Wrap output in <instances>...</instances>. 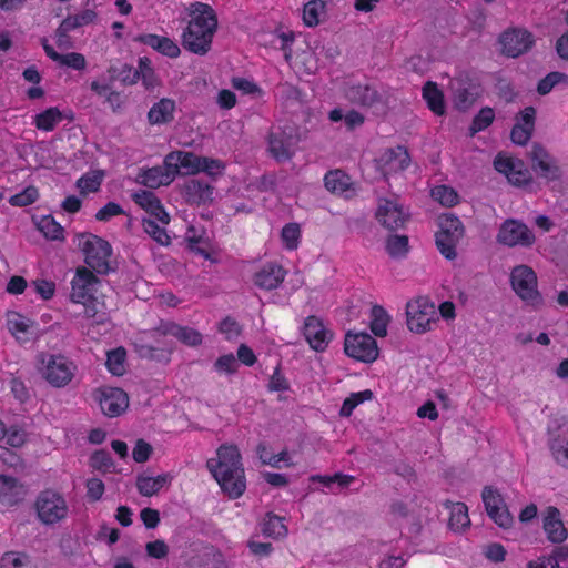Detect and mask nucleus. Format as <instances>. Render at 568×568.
Here are the masks:
<instances>
[{"mask_svg": "<svg viewBox=\"0 0 568 568\" xmlns=\"http://www.w3.org/2000/svg\"><path fill=\"white\" fill-rule=\"evenodd\" d=\"M437 311L428 297L419 296L406 304V323L410 332L424 334L437 322Z\"/></svg>", "mask_w": 568, "mask_h": 568, "instance_id": "obj_5", "label": "nucleus"}, {"mask_svg": "<svg viewBox=\"0 0 568 568\" xmlns=\"http://www.w3.org/2000/svg\"><path fill=\"white\" fill-rule=\"evenodd\" d=\"M102 413L109 417L121 415L129 406V398L124 390L116 387H104L97 392Z\"/></svg>", "mask_w": 568, "mask_h": 568, "instance_id": "obj_16", "label": "nucleus"}, {"mask_svg": "<svg viewBox=\"0 0 568 568\" xmlns=\"http://www.w3.org/2000/svg\"><path fill=\"white\" fill-rule=\"evenodd\" d=\"M386 251L394 258L404 257L408 252V237L405 235H393L386 241Z\"/></svg>", "mask_w": 568, "mask_h": 568, "instance_id": "obj_48", "label": "nucleus"}, {"mask_svg": "<svg viewBox=\"0 0 568 568\" xmlns=\"http://www.w3.org/2000/svg\"><path fill=\"white\" fill-rule=\"evenodd\" d=\"M38 196V190L34 186H28L22 192L11 196L9 202L14 206H27L34 203Z\"/></svg>", "mask_w": 568, "mask_h": 568, "instance_id": "obj_55", "label": "nucleus"}, {"mask_svg": "<svg viewBox=\"0 0 568 568\" xmlns=\"http://www.w3.org/2000/svg\"><path fill=\"white\" fill-rule=\"evenodd\" d=\"M509 277L513 291L523 302L534 307L542 304L537 275L530 266L525 264L515 266Z\"/></svg>", "mask_w": 568, "mask_h": 568, "instance_id": "obj_4", "label": "nucleus"}, {"mask_svg": "<svg viewBox=\"0 0 568 568\" xmlns=\"http://www.w3.org/2000/svg\"><path fill=\"white\" fill-rule=\"evenodd\" d=\"M439 231L436 244L440 253L448 260L456 257V245L463 239L465 230L460 220L453 214H443L438 219Z\"/></svg>", "mask_w": 568, "mask_h": 568, "instance_id": "obj_7", "label": "nucleus"}, {"mask_svg": "<svg viewBox=\"0 0 568 568\" xmlns=\"http://www.w3.org/2000/svg\"><path fill=\"white\" fill-rule=\"evenodd\" d=\"M470 525L468 508L463 503H455L450 506L449 527L455 531H460Z\"/></svg>", "mask_w": 568, "mask_h": 568, "instance_id": "obj_39", "label": "nucleus"}, {"mask_svg": "<svg viewBox=\"0 0 568 568\" xmlns=\"http://www.w3.org/2000/svg\"><path fill=\"white\" fill-rule=\"evenodd\" d=\"M266 151L277 162L290 161L296 151L298 138L291 126L272 128L267 139Z\"/></svg>", "mask_w": 568, "mask_h": 568, "instance_id": "obj_8", "label": "nucleus"}, {"mask_svg": "<svg viewBox=\"0 0 568 568\" xmlns=\"http://www.w3.org/2000/svg\"><path fill=\"white\" fill-rule=\"evenodd\" d=\"M494 166L499 173L504 174L513 185L521 186L531 181L530 171L519 159L498 154L494 161Z\"/></svg>", "mask_w": 568, "mask_h": 568, "instance_id": "obj_14", "label": "nucleus"}, {"mask_svg": "<svg viewBox=\"0 0 568 568\" xmlns=\"http://www.w3.org/2000/svg\"><path fill=\"white\" fill-rule=\"evenodd\" d=\"M549 449L555 462L568 468V424L558 426L549 430Z\"/></svg>", "mask_w": 568, "mask_h": 568, "instance_id": "obj_21", "label": "nucleus"}, {"mask_svg": "<svg viewBox=\"0 0 568 568\" xmlns=\"http://www.w3.org/2000/svg\"><path fill=\"white\" fill-rule=\"evenodd\" d=\"M36 367L41 377L55 388L68 386L78 371L77 364L69 357L47 352L37 355Z\"/></svg>", "mask_w": 568, "mask_h": 568, "instance_id": "obj_3", "label": "nucleus"}, {"mask_svg": "<svg viewBox=\"0 0 568 568\" xmlns=\"http://www.w3.org/2000/svg\"><path fill=\"white\" fill-rule=\"evenodd\" d=\"M326 190L335 195L351 199L356 194V187L349 175L342 170H332L324 176Z\"/></svg>", "mask_w": 568, "mask_h": 568, "instance_id": "obj_22", "label": "nucleus"}, {"mask_svg": "<svg viewBox=\"0 0 568 568\" xmlns=\"http://www.w3.org/2000/svg\"><path fill=\"white\" fill-rule=\"evenodd\" d=\"M285 277V271L278 264L268 263L263 265L254 274V284L262 290L276 288Z\"/></svg>", "mask_w": 568, "mask_h": 568, "instance_id": "obj_25", "label": "nucleus"}, {"mask_svg": "<svg viewBox=\"0 0 568 568\" xmlns=\"http://www.w3.org/2000/svg\"><path fill=\"white\" fill-rule=\"evenodd\" d=\"M84 307V316L88 320H92L95 324H102L106 321V313L104 312V305L97 298L92 297L90 301L81 303Z\"/></svg>", "mask_w": 568, "mask_h": 568, "instance_id": "obj_49", "label": "nucleus"}, {"mask_svg": "<svg viewBox=\"0 0 568 568\" xmlns=\"http://www.w3.org/2000/svg\"><path fill=\"white\" fill-rule=\"evenodd\" d=\"M169 333L189 346H197L202 343V335L191 327L172 326Z\"/></svg>", "mask_w": 568, "mask_h": 568, "instance_id": "obj_45", "label": "nucleus"}, {"mask_svg": "<svg viewBox=\"0 0 568 568\" xmlns=\"http://www.w3.org/2000/svg\"><path fill=\"white\" fill-rule=\"evenodd\" d=\"M7 443L12 447H21L27 442V433L22 428L11 427L7 429Z\"/></svg>", "mask_w": 568, "mask_h": 568, "instance_id": "obj_63", "label": "nucleus"}, {"mask_svg": "<svg viewBox=\"0 0 568 568\" xmlns=\"http://www.w3.org/2000/svg\"><path fill=\"white\" fill-rule=\"evenodd\" d=\"M34 507L38 519L47 526L59 524L67 519L69 515V506L65 498L50 489L39 494Z\"/></svg>", "mask_w": 568, "mask_h": 568, "instance_id": "obj_6", "label": "nucleus"}, {"mask_svg": "<svg viewBox=\"0 0 568 568\" xmlns=\"http://www.w3.org/2000/svg\"><path fill=\"white\" fill-rule=\"evenodd\" d=\"M535 109L531 106L525 108L519 113L510 133L514 143L525 145L530 140L535 125Z\"/></svg>", "mask_w": 568, "mask_h": 568, "instance_id": "obj_24", "label": "nucleus"}, {"mask_svg": "<svg viewBox=\"0 0 568 568\" xmlns=\"http://www.w3.org/2000/svg\"><path fill=\"white\" fill-rule=\"evenodd\" d=\"M201 156L187 151H173L165 155L164 164L176 175H193L201 172Z\"/></svg>", "mask_w": 568, "mask_h": 568, "instance_id": "obj_19", "label": "nucleus"}, {"mask_svg": "<svg viewBox=\"0 0 568 568\" xmlns=\"http://www.w3.org/2000/svg\"><path fill=\"white\" fill-rule=\"evenodd\" d=\"M544 529L551 542L559 544L567 538V530L560 519V513L555 507H549L547 509L544 519Z\"/></svg>", "mask_w": 568, "mask_h": 568, "instance_id": "obj_30", "label": "nucleus"}, {"mask_svg": "<svg viewBox=\"0 0 568 568\" xmlns=\"http://www.w3.org/2000/svg\"><path fill=\"white\" fill-rule=\"evenodd\" d=\"M183 195L189 203H206L213 199V187L204 181L191 179L183 185Z\"/></svg>", "mask_w": 568, "mask_h": 568, "instance_id": "obj_28", "label": "nucleus"}, {"mask_svg": "<svg viewBox=\"0 0 568 568\" xmlns=\"http://www.w3.org/2000/svg\"><path fill=\"white\" fill-rule=\"evenodd\" d=\"M170 481L171 476L169 474L158 476L140 475L136 478V488L142 496L150 497L158 494Z\"/></svg>", "mask_w": 568, "mask_h": 568, "instance_id": "obj_34", "label": "nucleus"}, {"mask_svg": "<svg viewBox=\"0 0 568 568\" xmlns=\"http://www.w3.org/2000/svg\"><path fill=\"white\" fill-rule=\"evenodd\" d=\"M98 284L97 276L85 267H80L71 281V301L73 303H84L93 297L95 286Z\"/></svg>", "mask_w": 568, "mask_h": 568, "instance_id": "obj_20", "label": "nucleus"}, {"mask_svg": "<svg viewBox=\"0 0 568 568\" xmlns=\"http://www.w3.org/2000/svg\"><path fill=\"white\" fill-rule=\"evenodd\" d=\"M389 323V316L387 312L379 305H374L371 311V329L379 337H384L387 334V326Z\"/></svg>", "mask_w": 568, "mask_h": 568, "instance_id": "obj_41", "label": "nucleus"}, {"mask_svg": "<svg viewBox=\"0 0 568 568\" xmlns=\"http://www.w3.org/2000/svg\"><path fill=\"white\" fill-rule=\"evenodd\" d=\"M145 550L150 557L156 559H162L166 557V555L169 554L168 545L161 539L148 542L145 546Z\"/></svg>", "mask_w": 568, "mask_h": 568, "instance_id": "obj_62", "label": "nucleus"}, {"mask_svg": "<svg viewBox=\"0 0 568 568\" xmlns=\"http://www.w3.org/2000/svg\"><path fill=\"white\" fill-rule=\"evenodd\" d=\"M122 213L123 210L119 204L114 202H109L97 212L95 219L99 221H109L113 216L120 215Z\"/></svg>", "mask_w": 568, "mask_h": 568, "instance_id": "obj_64", "label": "nucleus"}, {"mask_svg": "<svg viewBox=\"0 0 568 568\" xmlns=\"http://www.w3.org/2000/svg\"><path fill=\"white\" fill-rule=\"evenodd\" d=\"M328 118L332 122L344 120L345 125L349 130L361 126L364 123V116L357 111H349L344 114L341 109H334L329 112Z\"/></svg>", "mask_w": 568, "mask_h": 568, "instance_id": "obj_47", "label": "nucleus"}, {"mask_svg": "<svg viewBox=\"0 0 568 568\" xmlns=\"http://www.w3.org/2000/svg\"><path fill=\"white\" fill-rule=\"evenodd\" d=\"M29 562V557L22 552H7L1 558V568H22Z\"/></svg>", "mask_w": 568, "mask_h": 568, "instance_id": "obj_59", "label": "nucleus"}, {"mask_svg": "<svg viewBox=\"0 0 568 568\" xmlns=\"http://www.w3.org/2000/svg\"><path fill=\"white\" fill-rule=\"evenodd\" d=\"M281 237L284 243V246L287 250H295L298 246L301 237V230L298 224H286L282 230Z\"/></svg>", "mask_w": 568, "mask_h": 568, "instance_id": "obj_52", "label": "nucleus"}, {"mask_svg": "<svg viewBox=\"0 0 568 568\" xmlns=\"http://www.w3.org/2000/svg\"><path fill=\"white\" fill-rule=\"evenodd\" d=\"M303 335L311 348L316 352H324L333 338V333L314 315L305 318Z\"/></svg>", "mask_w": 568, "mask_h": 568, "instance_id": "obj_17", "label": "nucleus"}, {"mask_svg": "<svg viewBox=\"0 0 568 568\" xmlns=\"http://www.w3.org/2000/svg\"><path fill=\"white\" fill-rule=\"evenodd\" d=\"M87 497L91 501H98L102 498L105 487L101 479L90 478L85 483Z\"/></svg>", "mask_w": 568, "mask_h": 568, "instance_id": "obj_60", "label": "nucleus"}, {"mask_svg": "<svg viewBox=\"0 0 568 568\" xmlns=\"http://www.w3.org/2000/svg\"><path fill=\"white\" fill-rule=\"evenodd\" d=\"M41 44L45 54L60 67H67L77 71H82L87 67L85 57L82 53L69 52L67 54L58 53L52 45L49 44L48 39L43 38Z\"/></svg>", "mask_w": 568, "mask_h": 568, "instance_id": "obj_26", "label": "nucleus"}, {"mask_svg": "<svg viewBox=\"0 0 568 568\" xmlns=\"http://www.w3.org/2000/svg\"><path fill=\"white\" fill-rule=\"evenodd\" d=\"M79 246L85 256V263L98 273H106L110 268V244L93 234H84L79 237Z\"/></svg>", "mask_w": 568, "mask_h": 568, "instance_id": "obj_9", "label": "nucleus"}, {"mask_svg": "<svg viewBox=\"0 0 568 568\" xmlns=\"http://www.w3.org/2000/svg\"><path fill=\"white\" fill-rule=\"evenodd\" d=\"M175 102L171 99H161L154 103L148 113V120L151 124H164L173 120Z\"/></svg>", "mask_w": 568, "mask_h": 568, "instance_id": "obj_35", "label": "nucleus"}, {"mask_svg": "<svg viewBox=\"0 0 568 568\" xmlns=\"http://www.w3.org/2000/svg\"><path fill=\"white\" fill-rule=\"evenodd\" d=\"M346 97L349 101L364 106H374L382 103V94L368 84L349 87L346 91Z\"/></svg>", "mask_w": 568, "mask_h": 568, "instance_id": "obj_29", "label": "nucleus"}, {"mask_svg": "<svg viewBox=\"0 0 568 568\" xmlns=\"http://www.w3.org/2000/svg\"><path fill=\"white\" fill-rule=\"evenodd\" d=\"M432 197L445 206H453L458 202L457 193L447 185L435 186L432 190Z\"/></svg>", "mask_w": 568, "mask_h": 568, "instance_id": "obj_51", "label": "nucleus"}, {"mask_svg": "<svg viewBox=\"0 0 568 568\" xmlns=\"http://www.w3.org/2000/svg\"><path fill=\"white\" fill-rule=\"evenodd\" d=\"M24 490L17 479L0 475V501L14 505L23 498Z\"/></svg>", "mask_w": 568, "mask_h": 568, "instance_id": "obj_33", "label": "nucleus"}, {"mask_svg": "<svg viewBox=\"0 0 568 568\" xmlns=\"http://www.w3.org/2000/svg\"><path fill=\"white\" fill-rule=\"evenodd\" d=\"M175 179V174L170 168L153 166L145 170L139 175L140 182L151 189H156L161 185H169Z\"/></svg>", "mask_w": 568, "mask_h": 568, "instance_id": "obj_31", "label": "nucleus"}, {"mask_svg": "<svg viewBox=\"0 0 568 568\" xmlns=\"http://www.w3.org/2000/svg\"><path fill=\"white\" fill-rule=\"evenodd\" d=\"M141 43L151 47L163 55L169 58H178L181 53L179 45L168 37H160L156 34H142L138 38Z\"/></svg>", "mask_w": 568, "mask_h": 568, "instance_id": "obj_32", "label": "nucleus"}, {"mask_svg": "<svg viewBox=\"0 0 568 568\" xmlns=\"http://www.w3.org/2000/svg\"><path fill=\"white\" fill-rule=\"evenodd\" d=\"M39 230L50 240H59L63 235V229L51 216H44L40 221Z\"/></svg>", "mask_w": 568, "mask_h": 568, "instance_id": "obj_54", "label": "nucleus"}, {"mask_svg": "<svg viewBox=\"0 0 568 568\" xmlns=\"http://www.w3.org/2000/svg\"><path fill=\"white\" fill-rule=\"evenodd\" d=\"M375 217L387 230H397L406 223L408 213L396 197L379 199Z\"/></svg>", "mask_w": 568, "mask_h": 568, "instance_id": "obj_13", "label": "nucleus"}, {"mask_svg": "<svg viewBox=\"0 0 568 568\" xmlns=\"http://www.w3.org/2000/svg\"><path fill=\"white\" fill-rule=\"evenodd\" d=\"M7 327L17 339H28L30 321L17 312L7 313Z\"/></svg>", "mask_w": 568, "mask_h": 568, "instance_id": "obj_38", "label": "nucleus"}, {"mask_svg": "<svg viewBox=\"0 0 568 568\" xmlns=\"http://www.w3.org/2000/svg\"><path fill=\"white\" fill-rule=\"evenodd\" d=\"M102 180L103 173L101 171H90L77 181V187L81 194L87 195L97 192L100 189Z\"/></svg>", "mask_w": 568, "mask_h": 568, "instance_id": "obj_42", "label": "nucleus"}, {"mask_svg": "<svg viewBox=\"0 0 568 568\" xmlns=\"http://www.w3.org/2000/svg\"><path fill=\"white\" fill-rule=\"evenodd\" d=\"M423 98L428 108L437 115L445 113L444 95L434 82H427L423 88Z\"/></svg>", "mask_w": 568, "mask_h": 568, "instance_id": "obj_37", "label": "nucleus"}, {"mask_svg": "<svg viewBox=\"0 0 568 568\" xmlns=\"http://www.w3.org/2000/svg\"><path fill=\"white\" fill-rule=\"evenodd\" d=\"M263 534L272 538H283L287 535V528L283 518L276 515H266L263 520Z\"/></svg>", "mask_w": 568, "mask_h": 568, "instance_id": "obj_43", "label": "nucleus"}, {"mask_svg": "<svg viewBox=\"0 0 568 568\" xmlns=\"http://www.w3.org/2000/svg\"><path fill=\"white\" fill-rule=\"evenodd\" d=\"M324 10V2L321 0L310 1L303 9V21L308 27L317 26L320 22V14Z\"/></svg>", "mask_w": 568, "mask_h": 568, "instance_id": "obj_50", "label": "nucleus"}, {"mask_svg": "<svg viewBox=\"0 0 568 568\" xmlns=\"http://www.w3.org/2000/svg\"><path fill=\"white\" fill-rule=\"evenodd\" d=\"M206 466L229 497L239 498L243 495L246 483L241 455L236 446H220L216 457L209 459Z\"/></svg>", "mask_w": 568, "mask_h": 568, "instance_id": "obj_1", "label": "nucleus"}, {"mask_svg": "<svg viewBox=\"0 0 568 568\" xmlns=\"http://www.w3.org/2000/svg\"><path fill=\"white\" fill-rule=\"evenodd\" d=\"M126 352L123 347L110 351L106 357V367L115 376H122L125 373Z\"/></svg>", "mask_w": 568, "mask_h": 568, "instance_id": "obj_44", "label": "nucleus"}, {"mask_svg": "<svg viewBox=\"0 0 568 568\" xmlns=\"http://www.w3.org/2000/svg\"><path fill=\"white\" fill-rule=\"evenodd\" d=\"M481 496L488 516L500 527L510 526L513 517L500 494L491 487H485Z\"/></svg>", "mask_w": 568, "mask_h": 568, "instance_id": "obj_18", "label": "nucleus"}, {"mask_svg": "<svg viewBox=\"0 0 568 568\" xmlns=\"http://www.w3.org/2000/svg\"><path fill=\"white\" fill-rule=\"evenodd\" d=\"M564 81H568V77L565 73L551 72L538 83L537 90L540 94H547L556 84Z\"/></svg>", "mask_w": 568, "mask_h": 568, "instance_id": "obj_57", "label": "nucleus"}, {"mask_svg": "<svg viewBox=\"0 0 568 568\" xmlns=\"http://www.w3.org/2000/svg\"><path fill=\"white\" fill-rule=\"evenodd\" d=\"M97 20V12L92 9H84L75 14H70L62 20L63 28L71 31L92 24Z\"/></svg>", "mask_w": 568, "mask_h": 568, "instance_id": "obj_40", "label": "nucleus"}, {"mask_svg": "<svg viewBox=\"0 0 568 568\" xmlns=\"http://www.w3.org/2000/svg\"><path fill=\"white\" fill-rule=\"evenodd\" d=\"M90 466L101 473H108L113 467V460L105 450L94 452L89 460Z\"/></svg>", "mask_w": 568, "mask_h": 568, "instance_id": "obj_53", "label": "nucleus"}, {"mask_svg": "<svg viewBox=\"0 0 568 568\" xmlns=\"http://www.w3.org/2000/svg\"><path fill=\"white\" fill-rule=\"evenodd\" d=\"M239 368L237 361L233 354L220 356L214 363V369L220 374H234Z\"/></svg>", "mask_w": 568, "mask_h": 568, "instance_id": "obj_56", "label": "nucleus"}, {"mask_svg": "<svg viewBox=\"0 0 568 568\" xmlns=\"http://www.w3.org/2000/svg\"><path fill=\"white\" fill-rule=\"evenodd\" d=\"M132 200L146 213L150 214V217L155 219L161 222V224L166 225L170 222V216L161 205L160 200L155 196L154 193L150 191H139L132 194Z\"/></svg>", "mask_w": 568, "mask_h": 568, "instance_id": "obj_23", "label": "nucleus"}, {"mask_svg": "<svg viewBox=\"0 0 568 568\" xmlns=\"http://www.w3.org/2000/svg\"><path fill=\"white\" fill-rule=\"evenodd\" d=\"M344 349L349 357L366 363L375 361L378 356L376 341L367 333H348Z\"/></svg>", "mask_w": 568, "mask_h": 568, "instance_id": "obj_10", "label": "nucleus"}, {"mask_svg": "<svg viewBox=\"0 0 568 568\" xmlns=\"http://www.w3.org/2000/svg\"><path fill=\"white\" fill-rule=\"evenodd\" d=\"M531 169L547 183L559 182L562 171L558 161L542 146L534 145L530 151Z\"/></svg>", "mask_w": 568, "mask_h": 568, "instance_id": "obj_11", "label": "nucleus"}, {"mask_svg": "<svg viewBox=\"0 0 568 568\" xmlns=\"http://www.w3.org/2000/svg\"><path fill=\"white\" fill-rule=\"evenodd\" d=\"M494 111L490 108H484L479 111V113L475 116L471 124V132L476 133L484 129H486L494 120Z\"/></svg>", "mask_w": 568, "mask_h": 568, "instance_id": "obj_58", "label": "nucleus"}, {"mask_svg": "<svg viewBox=\"0 0 568 568\" xmlns=\"http://www.w3.org/2000/svg\"><path fill=\"white\" fill-rule=\"evenodd\" d=\"M499 42L504 54L510 58H517L526 53L534 44V37L524 29H510L505 31Z\"/></svg>", "mask_w": 568, "mask_h": 568, "instance_id": "obj_15", "label": "nucleus"}, {"mask_svg": "<svg viewBox=\"0 0 568 568\" xmlns=\"http://www.w3.org/2000/svg\"><path fill=\"white\" fill-rule=\"evenodd\" d=\"M409 154L404 146L388 149L381 156V163L385 173L403 171L409 165Z\"/></svg>", "mask_w": 568, "mask_h": 568, "instance_id": "obj_27", "label": "nucleus"}, {"mask_svg": "<svg viewBox=\"0 0 568 568\" xmlns=\"http://www.w3.org/2000/svg\"><path fill=\"white\" fill-rule=\"evenodd\" d=\"M497 242L509 247L530 246L535 242V235L526 224L509 219L500 225Z\"/></svg>", "mask_w": 568, "mask_h": 568, "instance_id": "obj_12", "label": "nucleus"}, {"mask_svg": "<svg viewBox=\"0 0 568 568\" xmlns=\"http://www.w3.org/2000/svg\"><path fill=\"white\" fill-rule=\"evenodd\" d=\"M144 231L159 244L169 245L171 242L165 229L155 222V219L144 217L142 220Z\"/></svg>", "mask_w": 568, "mask_h": 568, "instance_id": "obj_46", "label": "nucleus"}, {"mask_svg": "<svg viewBox=\"0 0 568 568\" xmlns=\"http://www.w3.org/2000/svg\"><path fill=\"white\" fill-rule=\"evenodd\" d=\"M200 162L201 172H204L209 175L222 174L224 170V164L222 163V161L216 159L201 156Z\"/></svg>", "mask_w": 568, "mask_h": 568, "instance_id": "obj_61", "label": "nucleus"}, {"mask_svg": "<svg viewBox=\"0 0 568 568\" xmlns=\"http://www.w3.org/2000/svg\"><path fill=\"white\" fill-rule=\"evenodd\" d=\"M63 120L61 111L57 106L48 108L33 118V124L38 130L50 132Z\"/></svg>", "mask_w": 568, "mask_h": 568, "instance_id": "obj_36", "label": "nucleus"}, {"mask_svg": "<svg viewBox=\"0 0 568 568\" xmlns=\"http://www.w3.org/2000/svg\"><path fill=\"white\" fill-rule=\"evenodd\" d=\"M190 20L182 33V45L187 51L203 55L211 49L217 29V18L206 3L193 2L187 8Z\"/></svg>", "mask_w": 568, "mask_h": 568, "instance_id": "obj_2", "label": "nucleus"}]
</instances>
